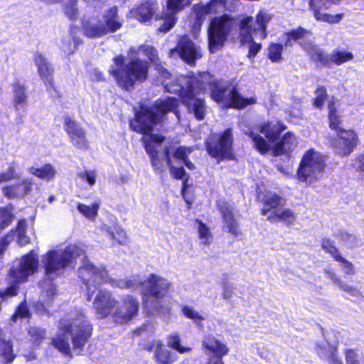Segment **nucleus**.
<instances>
[{
    "instance_id": "obj_11",
    "label": "nucleus",
    "mask_w": 364,
    "mask_h": 364,
    "mask_svg": "<svg viewBox=\"0 0 364 364\" xmlns=\"http://www.w3.org/2000/svg\"><path fill=\"white\" fill-rule=\"evenodd\" d=\"M240 22L228 15L213 18L210 23L208 35V47L213 53L220 50L226 41L230 33L239 28Z\"/></svg>"
},
{
    "instance_id": "obj_22",
    "label": "nucleus",
    "mask_w": 364,
    "mask_h": 364,
    "mask_svg": "<svg viewBox=\"0 0 364 364\" xmlns=\"http://www.w3.org/2000/svg\"><path fill=\"white\" fill-rule=\"evenodd\" d=\"M33 184L32 178H25L21 183L4 186L2 192L9 199L23 198L26 195L31 192Z\"/></svg>"
},
{
    "instance_id": "obj_9",
    "label": "nucleus",
    "mask_w": 364,
    "mask_h": 364,
    "mask_svg": "<svg viewBox=\"0 0 364 364\" xmlns=\"http://www.w3.org/2000/svg\"><path fill=\"white\" fill-rule=\"evenodd\" d=\"M272 19V16L264 11H260L252 27L253 18L246 16L239 24L240 35L242 43H251L249 46V58H254L261 49V44L252 41V35L260 40L267 36V26Z\"/></svg>"
},
{
    "instance_id": "obj_28",
    "label": "nucleus",
    "mask_w": 364,
    "mask_h": 364,
    "mask_svg": "<svg viewBox=\"0 0 364 364\" xmlns=\"http://www.w3.org/2000/svg\"><path fill=\"white\" fill-rule=\"evenodd\" d=\"M259 199L263 203L262 214L264 216L269 215L268 213L272 209H275L279 205H283L284 200L278 195L274 193H267L264 196H259Z\"/></svg>"
},
{
    "instance_id": "obj_37",
    "label": "nucleus",
    "mask_w": 364,
    "mask_h": 364,
    "mask_svg": "<svg viewBox=\"0 0 364 364\" xmlns=\"http://www.w3.org/2000/svg\"><path fill=\"white\" fill-rule=\"evenodd\" d=\"M167 345L168 347L175 349L180 353H188L191 350V348L190 347L181 346V338L176 333H173L168 336Z\"/></svg>"
},
{
    "instance_id": "obj_63",
    "label": "nucleus",
    "mask_w": 364,
    "mask_h": 364,
    "mask_svg": "<svg viewBox=\"0 0 364 364\" xmlns=\"http://www.w3.org/2000/svg\"><path fill=\"white\" fill-rule=\"evenodd\" d=\"M9 237L10 236H6L0 240V254H1L4 249L9 245L10 242Z\"/></svg>"
},
{
    "instance_id": "obj_64",
    "label": "nucleus",
    "mask_w": 364,
    "mask_h": 364,
    "mask_svg": "<svg viewBox=\"0 0 364 364\" xmlns=\"http://www.w3.org/2000/svg\"><path fill=\"white\" fill-rule=\"evenodd\" d=\"M18 236V242L20 245H25L28 243L29 238L26 235V233L22 234L21 235H17Z\"/></svg>"
},
{
    "instance_id": "obj_20",
    "label": "nucleus",
    "mask_w": 364,
    "mask_h": 364,
    "mask_svg": "<svg viewBox=\"0 0 364 364\" xmlns=\"http://www.w3.org/2000/svg\"><path fill=\"white\" fill-rule=\"evenodd\" d=\"M217 204L224 221V228L233 236H239L241 232L238 223L234 217V207L223 200H219Z\"/></svg>"
},
{
    "instance_id": "obj_36",
    "label": "nucleus",
    "mask_w": 364,
    "mask_h": 364,
    "mask_svg": "<svg viewBox=\"0 0 364 364\" xmlns=\"http://www.w3.org/2000/svg\"><path fill=\"white\" fill-rule=\"evenodd\" d=\"M328 108L330 127L332 129L337 131L338 132L342 131L341 128L339 127L341 121L338 116L336 114L334 97H332L331 100L328 102Z\"/></svg>"
},
{
    "instance_id": "obj_10",
    "label": "nucleus",
    "mask_w": 364,
    "mask_h": 364,
    "mask_svg": "<svg viewBox=\"0 0 364 364\" xmlns=\"http://www.w3.org/2000/svg\"><path fill=\"white\" fill-rule=\"evenodd\" d=\"M38 267V257L33 251L14 262L10 270L11 284L7 287L6 292L0 293V296H16L18 284L26 281L29 276L37 271Z\"/></svg>"
},
{
    "instance_id": "obj_46",
    "label": "nucleus",
    "mask_w": 364,
    "mask_h": 364,
    "mask_svg": "<svg viewBox=\"0 0 364 364\" xmlns=\"http://www.w3.org/2000/svg\"><path fill=\"white\" fill-rule=\"evenodd\" d=\"M30 316V311L26 304V300L22 301L12 316L11 319L14 322H16L19 318H28Z\"/></svg>"
},
{
    "instance_id": "obj_13",
    "label": "nucleus",
    "mask_w": 364,
    "mask_h": 364,
    "mask_svg": "<svg viewBox=\"0 0 364 364\" xmlns=\"http://www.w3.org/2000/svg\"><path fill=\"white\" fill-rule=\"evenodd\" d=\"M310 34V32L303 28H298L286 33L283 36V41L286 46H292V41L301 40L299 44L309 53L313 60L320 63L322 65H328L331 62L330 55L326 54L323 49L318 48L311 42H304V38Z\"/></svg>"
},
{
    "instance_id": "obj_43",
    "label": "nucleus",
    "mask_w": 364,
    "mask_h": 364,
    "mask_svg": "<svg viewBox=\"0 0 364 364\" xmlns=\"http://www.w3.org/2000/svg\"><path fill=\"white\" fill-rule=\"evenodd\" d=\"M13 207L11 205L0 208V229L4 228L13 220Z\"/></svg>"
},
{
    "instance_id": "obj_7",
    "label": "nucleus",
    "mask_w": 364,
    "mask_h": 364,
    "mask_svg": "<svg viewBox=\"0 0 364 364\" xmlns=\"http://www.w3.org/2000/svg\"><path fill=\"white\" fill-rule=\"evenodd\" d=\"M85 255V250L80 246L70 245L65 250H53L47 252L42 258L47 279L40 283V287L46 296H55L56 287L53 280L64 272L77 257Z\"/></svg>"
},
{
    "instance_id": "obj_44",
    "label": "nucleus",
    "mask_w": 364,
    "mask_h": 364,
    "mask_svg": "<svg viewBox=\"0 0 364 364\" xmlns=\"http://www.w3.org/2000/svg\"><path fill=\"white\" fill-rule=\"evenodd\" d=\"M283 46L280 43H272L268 48V56L272 62H279L282 59Z\"/></svg>"
},
{
    "instance_id": "obj_50",
    "label": "nucleus",
    "mask_w": 364,
    "mask_h": 364,
    "mask_svg": "<svg viewBox=\"0 0 364 364\" xmlns=\"http://www.w3.org/2000/svg\"><path fill=\"white\" fill-rule=\"evenodd\" d=\"M316 98L314 99V105L316 107H321L325 102L327 92L323 87H320L316 90Z\"/></svg>"
},
{
    "instance_id": "obj_2",
    "label": "nucleus",
    "mask_w": 364,
    "mask_h": 364,
    "mask_svg": "<svg viewBox=\"0 0 364 364\" xmlns=\"http://www.w3.org/2000/svg\"><path fill=\"white\" fill-rule=\"evenodd\" d=\"M82 265L79 269V275L84 283L87 296H104L100 286L102 282L109 283L112 287L122 289H139L143 296H159L168 293L171 283L165 278L151 274L146 280H116L109 278L107 272L104 268L94 266L85 257L82 259ZM84 289V287H82Z\"/></svg>"
},
{
    "instance_id": "obj_60",
    "label": "nucleus",
    "mask_w": 364,
    "mask_h": 364,
    "mask_svg": "<svg viewBox=\"0 0 364 364\" xmlns=\"http://www.w3.org/2000/svg\"><path fill=\"white\" fill-rule=\"evenodd\" d=\"M156 70L158 71L159 75L165 80L168 79L171 76V74L164 68L161 63H156Z\"/></svg>"
},
{
    "instance_id": "obj_15",
    "label": "nucleus",
    "mask_w": 364,
    "mask_h": 364,
    "mask_svg": "<svg viewBox=\"0 0 364 364\" xmlns=\"http://www.w3.org/2000/svg\"><path fill=\"white\" fill-rule=\"evenodd\" d=\"M232 133L228 128L216 138L209 139L206 141L208 154L218 161L225 159H230L232 156Z\"/></svg>"
},
{
    "instance_id": "obj_51",
    "label": "nucleus",
    "mask_w": 364,
    "mask_h": 364,
    "mask_svg": "<svg viewBox=\"0 0 364 364\" xmlns=\"http://www.w3.org/2000/svg\"><path fill=\"white\" fill-rule=\"evenodd\" d=\"M17 178H18V175L16 173V169L14 167L10 166L6 171L0 173V183Z\"/></svg>"
},
{
    "instance_id": "obj_12",
    "label": "nucleus",
    "mask_w": 364,
    "mask_h": 364,
    "mask_svg": "<svg viewBox=\"0 0 364 364\" xmlns=\"http://www.w3.org/2000/svg\"><path fill=\"white\" fill-rule=\"evenodd\" d=\"M122 23L117 16V9L111 8L103 16V20L96 18L83 22L82 28L85 34L89 38H98L106 35L108 32H114L119 29Z\"/></svg>"
},
{
    "instance_id": "obj_53",
    "label": "nucleus",
    "mask_w": 364,
    "mask_h": 364,
    "mask_svg": "<svg viewBox=\"0 0 364 364\" xmlns=\"http://www.w3.org/2000/svg\"><path fill=\"white\" fill-rule=\"evenodd\" d=\"M182 312L184 316L188 318L193 319L196 322L197 321L203 320L201 316L198 314V312L196 311L192 307L188 306H184L182 309Z\"/></svg>"
},
{
    "instance_id": "obj_62",
    "label": "nucleus",
    "mask_w": 364,
    "mask_h": 364,
    "mask_svg": "<svg viewBox=\"0 0 364 364\" xmlns=\"http://www.w3.org/2000/svg\"><path fill=\"white\" fill-rule=\"evenodd\" d=\"M26 223L25 220H21L18 222L17 228H16V232L17 235H21L22 234L26 233Z\"/></svg>"
},
{
    "instance_id": "obj_27",
    "label": "nucleus",
    "mask_w": 364,
    "mask_h": 364,
    "mask_svg": "<svg viewBox=\"0 0 364 364\" xmlns=\"http://www.w3.org/2000/svg\"><path fill=\"white\" fill-rule=\"evenodd\" d=\"M149 350H154L155 358L159 364H171L176 360L175 355L165 348L159 341H155L153 346L149 348Z\"/></svg>"
},
{
    "instance_id": "obj_8",
    "label": "nucleus",
    "mask_w": 364,
    "mask_h": 364,
    "mask_svg": "<svg viewBox=\"0 0 364 364\" xmlns=\"http://www.w3.org/2000/svg\"><path fill=\"white\" fill-rule=\"evenodd\" d=\"M96 297L93 305L101 317L112 314L114 321L119 323L128 322L135 316L139 310V303L133 297Z\"/></svg>"
},
{
    "instance_id": "obj_40",
    "label": "nucleus",
    "mask_w": 364,
    "mask_h": 364,
    "mask_svg": "<svg viewBox=\"0 0 364 364\" xmlns=\"http://www.w3.org/2000/svg\"><path fill=\"white\" fill-rule=\"evenodd\" d=\"M77 1V0H62L60 1L63 4L65 14L70 20H75L78 16Z\"/></svg>"
},
{
    "instance_id": "obj_55",
    "label": "nucleus",
    "mask_w": 364,
    "mask_h": 364,
    "mask_svg": "<svg viewBox=\"0 0 364 364\" xmlns=\"http://www.w3.org/2000/svg\"><path fill=\"white\" fill-rule=\"evenodd\" d=\"M77 176L82 180H85L90 186H93L96 181V173L94 171L86 170L80 172Z\"/></svg>"
},
{
    "instance_id": "obj_26",
    "label": "nucleus",
    "mask_w": 364,
    "mask_h": 364,
    "mask_svg": "<svg viewBox=\"0 0 364 364\" xmlns=\"http://www.w3.org/2000/svg\"><path fill=\"white\" fill-rule=\"evenodd\" d=\"M316 352L323 359L327 358L330 364H343L341 359L337 356V348L335 345L326 341L322 344L318 343Z\"/></svg>"
},
{
    "instance_id": "obj_59",
    "label": "nucleus",
    "mask_w": 364,
    "mask_h": 364,
    "mask_svg": "<svg viewBox=\"0 0 364 364\" xmlns=\"http://www.w3.org/2000/svg\"><path fill=\"white\" fill-rule=\"evenodd\" d=\"M151 162L152 166L157 171H163V163L161 159L159 156V154L154 156V157H151Z\"/></svg>"
},
{
    "instance_id": "obj_31",
    "label": "nucleus",
    "mask_w": 364,
    "mask_h": 364,
    "mask_svg": "<svg viewBox=\"0 0 364 364\" xmlns=\"http://www.w3.org/2000/svg\"><path fill=\"white\" fill-rule=\"evenodd\" d=\"M267 219L271 221L279 220L287 225H291L296 220V215L290 209L277 208L275 210L271 212L269 215L267 216Z\"/></svg>"
},
{
    "instance_id": "obj_54",
    "label": "nucleus",
    "mask_w": 364,
    "mask_h": 364,
    "mask_svg": "<svg viewBox=\"0 0 364 364\" xmlns=\"http://www.w3.org/2000/svg\"><path fill=\"white\" fill-rule=\"evenodd\" d=\"M191 151V150L190 149L180 146L173 151V156L174 159L183 162L186 159H188V156Z\"/></svg>"
},
{
    "instance_id": "obj_57",
    "label": "nucleus",
    "mask_w": 364,
    "mask_h": 364,
    "mask_svg": "<svg viewBox=\"0 0 364 364\" xmlns=\"http://www.w3.org/2000/svg\"><path fill=\"white\" fill-rule=\"evenodd\" d=\"M28 334L34 337L36 340H38L43 338L46 333L43 328L31 326L28 329Z\"/></svg>"
},
{
    "instance_id": "obj_39",
    "label": "nucleus",
    "mask_w": 364,
    "mask_h": 364,
    "mask_svg": "<svg viewBox=\"0 0 364 364\" xmlns=\"http://www.w3.org/2000/svg\"><path fill=\"white\" fill-rule=\"evenodd\" d=\"M353 58V55L350 52L348 51H333L330 54L331 62L334 63L336 65H341L346 63Z\"/></svg>"
},
{
    "instance_id": "obj_58",
    "label": "nucleus",
    "mask_w": 364,
    "mask_h": 364,
    "mask_svg": "<svg viewBox=\"0 0 364 364\" xmlns=\"http://www.w3.org/2000/svg\"><path fill=\"white\" fill-rule=\"evenodd\" d=\"M208 4L212 9V12H217L225 7L226 0H210Z\"/></svg>"
},
{
    "instance_id": "obj_21",
    "label": "nucleus",
    "mask_w": 364,
    "mask_h": 364,
    "mask_svg": "<svg viewBox=\"0 0 364 364\" xmlns=\"http://www.w3.org/2000/svg\"><path fill=\"white\" fill-rule=\"evenodd\" d=\"M186 1V0H166L164 23L159 28L160 32L166 33L173 27L177 20L176 15L183 9Z\"/></svg>"
},
{
    "instance_id": "obj_4",
    "label": "nucleus",
    "mask_w": 364,
    "mask_h": 364,
    "mask_svg": "<svg viewBox=\"0 0 364 364\" xmlns=\"http://www.w3.org/2000/svg\"><path fill=\"white\" fill-rule=\"evenodd\" d=\"M59 328L63 331L53 338V346L65 355H70L68 336H70L73 349L79 353L82 350L91 336L92 326L82 313L75 317L63 318L59 323Z\"/></svg>"
},
{
    "instance_id": "obj_45",
    "label": "nucleus",
    "mask_w": 364,
    "mask_h": 364,
    "mask_svg": "<svg viewBox=\"0 0 364 364\" xmlns=\"http://www.w3.org/2000/svg\"><path fill=\"white\" fill-rule=\"evenodd\" d=\"M198 229L200 243L204 245H210L212 241V235L207 226L202 222H199Z\"/></svg>"
},
{
    "instance_id": "obj_16",
    "label": "nucleus",
    "mask_w": 364,
    "mask_h": 364,
    "mask_svg": "<svg viewBox=\"0 0 364 364\" xmlns=\"http://www.w3.org/2000/svg\"><path fill=\"white\" fill-rule=\"evenodd\" d=\"M171 56L179 55L187 64L192 65L196 60L202 57L198 47L187 36H183L178 41L175 49L170 51Z\"/></svg>"
},
{
    "instance_id": "obj_25",
    "label": "nucleus",
    "mask_w": 364,
    "mask_h": 364,
    "mask_svg": "<svg viewBox=\"0 0 364 364\" xmlns=\"http://www.w3.org/2000/svg\"><path fill=\"white\" fill-rule=\"evenodd\" d=\"M157 5L156 0H146L138 7L130 10V15L139 21L146 22L152 18Z\"/></svg>"
},
{
    "instance_id": "obj_47",
    "label": "nucleus",
    "mask_w": 364,
    "mask_h": 364,
    "mask_svg": "<svg viewBox=\"0 0 364 364\" xmlns=\"http://www.w3.org/2000/svg\"><path fill=\"white\" fill-rule=\"evenodd\" d=\"M111 237L115 240L119 245H124L127 242L126 231L120 227H116L114 231L109 232Z\"/></svg>"
},
{
    "instance_id": "obj_24",
    "label": "nucleus",
    "mask_w": 364,
    "mask_h": 364,
    "mask_svg": "<svg viewBox=\"0 0 364 364\" xmlns=\"http://www.w3.org/2000/svg\"><path fill=\"white\" fill-rule=\"evenodd\" d=\"M203 346L216 355L215 358H210L207 364H224L222 357L228 352V348L225 345L213 337L207 336L203 342Z\"/></svg>"
},
{
    "instance_id": "obj_23",
    "label": "nucleus",
    "mask_w": 364,
    "mask_h": 364,
    "mask_svg": "<svg viewBox=\"0 0 364 364\" xmlns=\"http://www.w3.org/2000/svg\"><path fill=\"white\" fill-rule=\"evenodd\" d=\"M356 134L351 130H342L339 132L336 141V150L341 156L348 155L358 144Z\"/></svg>"
},
{
    "instance_id": "obj_49",
    "label": "nucleus",
    "mask_w": 364,
    "mask_h": 364,
    "mask_svg": "<svg viewBox=\"0 0 364 364\" xmlns=\"http://www.w3.org/2000/svg\"><path fill=\"white\" fill-rule=\"evenodd\" d=\"M80 43V41L78 38H76L75 36L73 37V39H69L68 41H63V50L66 54H71L75 52L76 50V47L77 45Z\"/></svg>"
},
{
    "instance_id": "obj_35",
    "label": "nucleus",
    "mask_w": 364,
    "mask_h": 364,
    "mask_svg": "<svg viewBox=\"0 0 364 364\" xmlns=\"http://www.w3.org/2000/svg\"><path fill=\"white\" fill-rule=\"evenodd\" d=\"M99 208V202H95L92 203L90 205H87L82 203H78L77 206V210L86 218L90 220H95V218L97 215Z\"/></svg>"
},
{
    "instance_id": "obj_32",
    "label": "nucleus",
    "mask_w": 364,
    "mask_h": 364,
    "mask_svg": "<svg viewBox=\"0 0 364 364\" xmlns=\"http://www.w3.org/2000/svg\"><path fill=\"white\" fill-rule=\"evenodd\" d=\"M324 272H325V274H326V277L329 279H331L336 286H337L338 287H339L340 289L343 290L345 292L352 294V295H355V294H359V291L356 288H354L353 287L344 283L339 278V277L338 275H336V274L334 273L331 269H326L324 270Z\"/></svg>"
},
{
    "instance_id": "obj_34",
    "label": "nucleus",
    "mask_w": 364,
    "mask_h": 364,
    "mask_svg": "<svg viewBox=\"0 0 364 364\" xmlns=\"http://www.w3.org/2000/svg\"><path fill=\"white\" fill-rule=\"evenodd\" d=\"M164 156L166 161V164L169 168V171L172 176L176 179H183V177L186 176V173L182 166L176 167L173 166L171 161V157L168 147L164 148Z\"/></svg>"
},
{
    "instance_id": "obj_52",
    "label": "nucleus",
    "mask_w": 364,
    "mask_h": 364,
    "mask_svg": "<svg viewBox=\"0 0 364 364\" xmlns=\"http://www.w3.org/2000/svg\"><path fill=\"white\" fill-rule=\"evenodd\" d=\"M336 260L341 262V267L346 274L352 275L354 274V267L351 262L346 259L341 255L338 256Z\"/></svg>"
},
{
    "instance_id": "obj_1",
    "label": "nucleus",
    "mask_w": 364,
    "mask_h": 364,
    "mask_svg": "<svg viewBox=\"0 0 364 364\" xmlns=\"http://www.w3.org/2000/svg\"><path fill=\"white\" fill-rule=\"evenodd\" d=\"M181 81L183 85H176V88L166 86L167 90L178 94L189 112H193L198 120L204 119L205 107L204 100L198 95L208 87L211 92L212 98L228 107L243 108L255 103L253 97H243L232 83L216 81L207 72L198 73V77H183Z\"/></svg>"
},
{
    "instance_id": "obj_38",
    "label": "nucleus",
    "mask_w": 364,
    "mask_h": 364,
    "mask_svg": "<svg viewBox=\"0 0 364 364\" xmlns=\"http://www.w3.org/2000/svg\"><path fill=\"white\" fill-rule=\"evenodd\" d=\"M336 237L341 243L347 247L351 248L358 245L357 237L346 230H340Z\"/></svg>"
},
{
    "instance_id": "obj_17",
    "label": "nucleus",
    "mask_w": 364,
    "mask_h": 364,
    "mask_svg": "<svg viewBox=\"0 0 364 364\" xmlns=\"http://www.w3.org/2000/svg\"><path fill=\"white\" fill-rule=\"evenodd\" d=\"M64 128L72 144L77 149H87L88 141L85 129L69 116L64 117Z\"/></svg>"
},
{
    "instance_id": "obj_42",
    "label": "nucleus",
    "mask_w": 364,
    "mask_h": 364,
    "mask_svg": "<svg viewBox=\"0 0 364 364\" xmlns=\"http://www.w3.org/2000/svg\"><path fill=\"white\" fill-rule=\"evenodd\" d=\"M135 49L137 50L136 53L138 56L140 57V54L143 53L144 55H146L148 58L155 65L156 63H159L156 50L153 46L148 45H142L141 46L135 48Z\"/></svg>"
},
{
    "instance_id": "obj_6",
    "label": "nucleus",
    "mask_w": 364,
    "mask_h": 364,
    "mask_svg": "<svg viewBox=\"0 0 364 364\" xmlns=\"http://www.w3.org/2000/svg\"><path fill=\"white\" fill-rule=\"evenodd\" d=\"M284 129V126L279 122H271L260 125L257 130L265 136L268 141L253 130L245 132V133L252 139L255 147L260 153L264 154L272 149L274 155L279 156L288 154L297 146L296 139L291 132L286 133L279 141L275 143Z\"/></svg>"
},
{
    "instance_id": "obj_5",
    "label": "nucleus",
    "mask_w": 364,
    "mask_h": 364,
    "mask_svg": "<svg viewBox=\"0 0 364 364\" xmlns=\"http://www.w3.org/2000/svg\"><path fill=\"white\" fill-rule=\"evenodd\" d=\"M135 48L132 47L127 53V61L122 55L113 58L109 73L114 77L117 84L125 90H130L134 84L144 82L148 76L149 64L141 59Z\"/></svg>"
},
{
    "instance_id": "obj_3",
    "label": "nucleus",
    "mask_w": 364,
    "mask_h": 364,
    "mask_svg": "<svg viewBox=\"0 0 364 364\" xmlns=\"http://www.w3.org/2000/svg\"><path fill=\"white\" fill-rule=\"evenodd\" d=\"M179 105L178 100L175 97H166L157 100L151 107H142L136 114V119L130 122L132 129L140 134H143L141 141L144 148L150 158L157 155L158 151L153 145L154 143H161L164 140V136L159 134H149L154 127L161 125L166 114L172 112L178 119Z\"/></svg>"
},
{
    "instance_id": "obj_29",
    "label": "nucleus",
    "mask_w": 364,
    "mask_h": 364,
    "mask_svg": "<svg viewBox=\"0 0 364 364\" xmlns=\"http://www.w3.org/2000/svg\"><path fill=\"white\" fill-rule=\"evenodd\" d=\"M15 355L13 346L9 341H6L0 329V363L9 364L13 362Z\"/></svg>"
},
{
    "instance_id": "obj_19",
    "label": "nucleus",
    "mask_w": 364,
    "mask_h": 364,
    "mask_svg": "<svg viewBox=\"0 0 364 364\" xmlns=\"http://www.w3.org/2000/svg\"><path fill=\"white\" fill-rule=\"evenodd\" d=\"M34 61L38 68V72L44 81L47 89L50 92V95L53 97H58V92L53 85V68L46 59V58L39 52H36L34 55Z\"/></svg>"
},
{
    "instance_id": "obj_41",
    "label": "nucleus",
    "mask_w": 364,
    "mask_h": 364,
    "mask_svg": "<svg viewBox=\"0 0 364 364\" xmlns=\"http://www.w3.org/2000/svg\"><path fill=\"white\" fill-rule=\"evenodd\" d=\"M345 355L346 364H364V355L357 350L346 349Z\"/></svg>"
},
{
    "instance_id": "obj_48",
    "label": "nucleus",
    "mask_w": 364,
    "mask_h": 364,
    "mask_svg": "<svg viewBox=\"0 0 364 364\" xmlns=\"http://www.w3.org/2000/svg\"><path fill=\"white\" fill-rule=\"evenodd\" d=\"M321 247L323 250L330 253L335 259H336L338 256L341 255L338 249L334 245V242L329 239L324 238L322 240Z\"/></svg>"
},
{
    "instance_id": "obj_30",
    "label": "nucleus",
    "mask_w": 364,
    "mask_h": 364,
    "mask_svg": "<svg viewBox=\"0 0 364 364\" xmlns=\"http://www.w3.org/2000/svg\"><path fill=\"white\" fill-rule=\"evenodd\" d=\"M14 92V105L15 109L18 111L25 108L27 104V95L26 94L25 86L17 81L13 85Z\"/></svg>"
},
{
    "instance_id": "obj_33",
    "label": "nucleus",
    "mask_w": 364,
    "mask_h": 364,
    "mask_svg": "<svg viewBox=\"0 0 364 364\" xmlns=\"http://www.w3.org/2000/svg\"><path fill=\"white\" fill-rule=\"evenodd\" d=\"M30 173L43 180L50 181L55 175V169L51 164H46L41 168L31 167Z\"/></svg>"
},
{
    "instance_id": "obj_14",
    "label": "nucleus",
    "mask_w": 364,
    "mask_h": 364,
    "mask_svg": "<svg viewBox=\"0 0 364 364\" xmlns=\"http://www.w3.org/2000/svg\"><path fill=\"white\" fill-rule=\"evenodd\" d=\"M324 167V157L320 153L310 150L301 161L297 171L298 178L301 181L311 183L322 175Z\"/></svg>"
},
{
    "instance_id": "obj_18",
    "label": "nucleus",
    "mask_w": 364,
    "mask_h": 364,
    "mask_svg": "<svg viewBox=\"0 0 364 364\" xmlns=\"http://www.w3.org/2000/svg\"><path fill=\"white\" fill-rule=\"evenodd\" d=\"M341 1V0H309V6L314 12V17L317 20L335 23L342 19L343 14H338L336 15H331L322 13L321 11L328 9L332 4H339Z\"/></svg>"
},
{
    "instance_id": "obj_61",
    "label": "nucleus",
    "mask_w": 364,
    "mask_h": 364,
    "mask_svg": "<svg viewBox=\"0 0 364 364\" xmlns=\"http://www.w3.org/2000/svg\"><path fill=\"white\" fill-rule=\"evenodd\" d=\"M355 165L356 168L364 174V154L357 158Z\"/></svg>"
},
{
    "instance_id": "obj_56",
    "label": "nucleus",
    "mask_w": 364,
    "mask_h": 364,
    "mask_svg": "<svg viewBox=\"0 0 364 364\" xmlns=\"http://www.w3.org/2000/svg\"><path fill=\"white\" fill-rule=\"evenodd\" d=\"M212 12V9L209 4L206 5L198 6L196 8V16L198 20H201L205 15Z\"/></svg>"
}]
</instances>
